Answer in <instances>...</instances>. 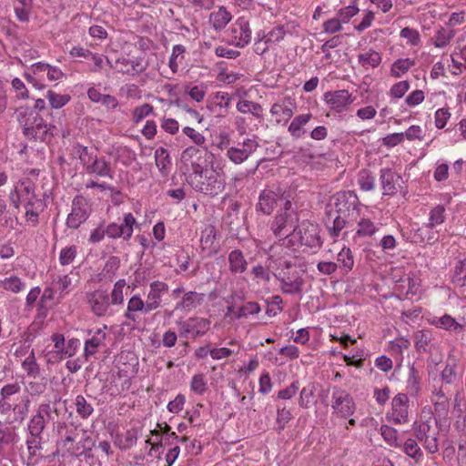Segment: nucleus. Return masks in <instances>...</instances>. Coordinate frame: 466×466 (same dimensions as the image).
<instances>
[{
	"mask_svg": "<svg viewBox=\"0 0 466 466\" xmlns=\"http://www.w3.org/2000/svg\"><path fill=\"white\" fill-rule=\"evenodd\" d=\"M213 159L214 155L208 150L190 147L183 151L182 161L186 167L184 174L191 187H198L197 182L212 171Z\"/></svg>",
	"mask_w": 466,
	"mask_h": 466,
	"instance_id": "nucleus-1",
	"label": "nucleus"
},
{
	"mask_svg": "<svg viewBox=\"0 0 466 466\" xmlns=\"http://www.w3.org/2000/svg\"><path fill=\"white\" fill-rule=\"evenodd\" d=\"M16 118L26 139L34 142L49 143L54 137L56 127L46 124L41 114L27 109H17Z\"/></svg>",
	"mask_w": 466,
	"mask_h": 466,
	"instance_id": "nucleus-2",
	"label": "nucleus"
},
{
	"mask_svg": "<svg viewBox=\"0 0 466 466\" xmlns=\"http://www.w3.org/2000/svg\"><path fill=\"white\" fill-rule=\"evenodd\" d=\"M285 268H283L276 278L281 282V290L286 294L300 295L302 293L304 279L300 271L291 269L292 264L290 261L284 262Z\"/></svg>",
	"mask_w": 466,
	"mask_h": 466,
	"instance_id": "nucleus-3",
	"label": "nucleus"
},
{
	"mask_svg": "<svg viewBox=\"0 0 466 466\" xmlns=\"http://www.w3.org/2000/svg\"><path fill=\"white\" fill-rule=\"evenodd\" d=\"M299 220L297 209L292 206L280 207L271 224V229L275 236L284 235V230L293 229L292 235L297 230V224Z\"/></svg>",
	"mask_w": 466,
	"mask_h": 466,
	"instance_id": "nucleus-4",
	"label": "nucleus"
},
{
	"mask_svg": "<svg viewBox=\"0 0 466 466\" xmlns=\"http://www.w3.org/2000/svg\"><path fill=\"white\" fill-rule=\"evenodd\" d=\"M331 408L336 415L341 418H348L354 413L356 405L353 398L348 391L334 387L331 395Z\"/></svg>",
	"mask_w": 466,
	"mask_h": 466,
	"instance_id": "nucleus-5",
	"label": "nucleus"
},
{
	"mask_svg": "<svg viewBox=\"0 0 466 466\" xmlns=\"http://www.w3.org/2000/svg\"><path fill=\"white\" fill-rule=\"evenodd\" d=\"M294 235H298L301 245L309 248H320L323 241L320 238V228L316 223L309 220H304L299 226H297V230Z\"/></svg>",
	"mask_w": 466,
	"mask_h": 466,
	"instance_id": "nucleus-6",
	"label": "nucleus"
},
{
	"mask_svg": "<svg viewBox=\"0 0 466 466\" xmlns=\"http://www.w3.org/2000/svg\"><path fill=\"white\" fill-rule=\"evenodd\" d=\"M16 400L17 403H10L0 398V414L5 415L13 411V421L22 422L28 414L30 400L26 394H23L20 398H16Z\"/></svg>",
	"mask_w": 466,
	"mask_h": 466,
	"instance_id": "nucleus-7",
	"label": "nucleus"
},
{
	"mask_svg": "<svg viewBox=\"0 0 466 466\" xmlns=\"http://www.w3.org/2000/svg\"><path fill=\"white\" fill-rule=\"evenodd\" d=\"M86 301L91 311L96 317H104L108 314L109 310V294L106 290L98 289L93 292L86 294Z\"/></svg>",
	"mask_w": 466,
	"mask_h": 466,
	"instance_id": "nucleus-8",
	"label": "nucleus"
},
{
	"mask_svg": "<svg viewBox=\"0 0 466 466\" xmlns=\"http://www.w3.org/2000/svg\"><path fill=\"white\" fill-rule=\"evenodd\" d=\"M230 33L232 38H234L235 42L232 44L238 48H243L251 41V29L249 26V23L244 17H239L237 21L231 25Z\"/></svg>",
	"mask_w": 466,
	"mask_h": 466,
	"instance_id": "nucleus-9",
	"label": "nucleus"
},
{
	"mask_svg": "<svg viewBox=\"0 0 466 466\" xmlns=\"http://www.w3.org/2000/svg\"><path fill=\"white\" fill-rule=\"evenodd\" d=\"M135 224V218L131 213H128L125 215L121 225L110 223L106 228V233L111 238H123L125 240H128L133 234V226Z\"/></svg>",
	"mask_w": 466,
	"mask_h": 466,
	"instance_id": "nucleus-10",
	"label": "nucleus"
},
{
	"mask_svg": "<svg viewBox=\"0 0 466 466\" xmlns=\"http://www.w3.org/2000/svg\"><path fill=\"white\" fill-rule=\"evenodd\" d=\"M258 144L254 139H246L238 147H231L227 151V156L235 164H241L257 149Z\"/></svg>",
	"mask_w": 466,
	"mask_h": 466,
	"instance_id": "nucleus-11",
	"label": "nucleus"
},
{
	"mask_svg": "<svg viewBox=\"0 0 466 466\" xmlns=\"http://www.w3.org/2000/svg\"><path fill=\"white\" fill-rule=\"evenodd\" d=\"M391 417L396 424H402L408 421L409 398L405 393H398L391 400Z\"/></svg>",
	"mask_w": 466,
	"mask_h": 466,
	"instance_id": "nucleus-12",
	"label": "nucleus"
},
{
	"mask_svg": "<svg viewBox=\"0 0 466 466\" xmlns=\"http://www.w3.org/2000/svg\"><path fill=\"white\" fill-rule=\"evenodd\" d=\"M182 332L180 336L187 338L188 333H192L193 338L203 336L209 329L210 321L208 319L190 318L187 322H178Z\"/></svg>",
	"mask_w": 466,
	"mask_h": 466,
	"instance_id": "nucleus-13",
	"label": "nucleus"
},
{
	"mask_svg": "<svg viewBox=\"0 0 466 466\" xmlns=\"http://www.w3.org/2000/svg\"><path fill=\"white\" fill-rule=\"evenodd\" d=\"M324 100L330 106V108L342 112L351 103L350 94L346 89L329 91L324 94Z\"/></svg>",
	"mask_w": 466,
	"mask_h": 466,
	"instance_id": "nucleus-14",
	"label": "nucleus"
},
{
	"mask_svg": "<svg viewBox=\"0 0 466 466\" xmlns=\"http://www.w3.org/2000/svg\"><path fill=\"white\" fill-rule=\"evenodd\" d=\"M197 183L198 187H192L208 196H217L224 188L222 182L218 180L213 171L205 176L204 178L199 179Z\"/></svg>",
	"mask_w": 466,
	"mask_h": 466,
	"instance_id": "nucleus-15",
	"label": "nucleus"
},
{
	"mask_svg": "<svg viewBox=\"0 0 466 466\" xmlns=\"http://www.w3.org/2000/svg\"><path fill=\"white\" fill-rule=\"evenodd\" d=\"M150 289L147 294V309H157L160 307L162 296L167 292L168 286L165 282L162 281H153L149 286Z\"/></svg>",
	"mask_w": 466,
	"mask_h": 466,
	"instance_id": "nucleus-16",
	"label": "nucleus"
},
{
	"mask_svg": "<svg viewBox=\"0 0 466 466\" xmlns=\"http://www.w3.org/2000/svg\"><path fill=\"white\" fill-rule=\"evenodd\" d=\"M380 179L383 189V195H394L397 192L401 177L391 168H382L380 174Z\"/></svg>",
	"mask_w": 466,
	"mask_h": 466,
	"instance_id": "nucleus-17",
	"label": "nucleus"
},
{
	"mask_svg": "<svg viewBox=\"0 0 466 466\" xmlns=\"http://www.w3.org/2000/svg\"><path fill=\"white\" fill-rule=\"evenodd\" d=\"M90 206H73L67 216L66 225L70 228L76 229L90 215Z\"/></svg>",
	"mask_w": 466,
	"mask_h": 466,
	"instance_id": "nucleus-18",
	"label": "nucleus"
},
{
	"mask_svg": "<svg viewBox=\"0 0 466 466\" xmlns=\"http://www.w3.org/2000/svg\"><path fill=\"white\" fill-rule=\"evenodd\" d=\"M150 311L151 309H147V301L145 302L139 295H134L127 302V308L124 316L127 319L135 322L137 319V312H144L147 314Z\"/></svg>",
	"mask_w": 466,
	"mask_h": 466,
	"instance_id": "nucleus-19",
	"label": "nucleus"
},
{
	"mask_svg": "<svg viewBox=\"0 0 466 466\" xmlns=\"http://www.w3.org/2000/svg\"><path fill=\"white\" fill-rule=\"evenodd\" d=\"M86 170L89 174H96L98 177L113 178L110 163L105 157H98L95 155V158L87 164Z\"/></svg>",
	"mask_w": 466,
	"mask_h": 466,
	"instance_id": "nucleus-20",
	"label": "nucleus"
},
{
	"mask_svg": "<svg viewBox=\"0 0 466 466\" xmlns=\"http://www.w3.org/2000/svg\"><path fill=\"white\" fill-rule=\"evenodd\" d=\"M289 195L280 187L275 189H264L259 195V200L266 201L267 204H277L278 202H284V204H291L289 199Z\"/></svg>",
	"mask_w": 466,
	"mask_h": 466,
	"instance_id": "nucleus-21",
	"label": "nucleus"
},
{
	"mask_svg": "<svg viewBox=\"0 0 466 466\" xmlns=\"http://www.w3.org/2000/svg\"><path fill=\"white\" fill-rule=\"evenodd\" d=\"M217 238V230L213 225H206L201 231L200 245L203 250H208L209 253H217L218 248L215 247Z\"/></svg>",
	"mask_w": 466,
	"mask_h": 466,
	"instance_id": "nucleus-22",
	"label": "nucleus"
},
{
	"mask_svg": "<svg viewBox=\"0 0 466 466\" xmlns=\"http://www.w3.org/2000/svg\"><path fill=\"white\" fill-rule=\"evenodd\" d=\"M204 297L205 296L202 293L188 291L184 294L181 301L177 303L176 309L190 311L193 309H196L198 306L201 305V303L204 301Z\"/></svg>",
	"mask_w": 466,
	"mask_h": 466,
	"instance_id": "nucleus-23",
	"label": "nucleus"
},
{
	"mask_svg": "<svg viewBox=\"0 0 466 466\" xmlns=\"http://www.w3.org/2000/svg\"><path fill=\"white\" fill-rule=\"evenodd\" d=\"M229 270L234 274H240L247 270L248 262L239 249H234L228 254Z\"/></svg>",
	"mask_w": 466,
	"mask_h": 466,
	"instance_id": "nucleus-24",
	"label": "nucleus"
},
{
	"mask_svg": "<svg viewBox=\"0 0 466 466\" xmlns=\"http://www.w3.org/2000/svg\"><path fill=\"white\" fill-rule=\"evenodd\" d=\"M232 16L225 6H220L218 10L212 12L209 15V23L215 30L220 31L226 27L229 23Z\"/></svg>",
	"mask_w": 466,
	"mask_h": 466,
	"instance_id": "nucleus-25",
	"label": "nucleus"
},
{
	"mask_svg": "<svg viewBox=\"0 0 466 466\" xmlns=\"http://www.w3.org/2000/svg\"><path fill=\"white\" fill-rule=\"evenodd\" d=\"M156 165L163 176H167L171 166V157L167 149L160 147L155 151Z\"/></svg>",
	"mask_w": 466,
	"mask_h": 466,
	"instance_id": "nucleus-26",
	"label": "nucleus"
},
{
	"mask_svg": "<svg viewBox=\"0 0 466 466\" xmlns=\"http://www.w3.org/2000/svg\"><path fill=\"white\" fill-rule=\"evenodd\" d=\"M21 386L18 382L9 383L2 387L0 398L10 403H17L16 398H20Z\"/></svg>",
	"mask_w": 466,
	"mask_h": 466,
	"instance_id": "nucleus-27",
	"label": "nucleus"
},
{
	"mask_svg": "<svg viewBox=\"0 0 466 466\" xmlns=\"http://www.w3.org/2000/svg\"><path fill=\"white\" fill-rule=\"evenodd\" d=\"M106 338V333L102 329H98L95 335L85 342L86 356L94 355L97 349L104 343Z\"/></svg>",
	"mask_w": 466,
	"mask_h": 466,
	"instance_id": "nucleus-28",
	"label": "nucleus"
},
{
	"mask_svg": "<svg viewBox=\"0 0 466 466\" xmlns=\"http://www.w3.org/2000/svg\"><path fill=\"white\" fill-rule=\"evenodd\" d=\"M415 347L420 352H427L432 340V332L428 329L418 330L414 333Z\"/></svg>",
	"mask_w": 466,
	"mask_h": 466,
	"instance_id": "nucleus-29",
	"label": "nucleus"
},
{
	"mask_svg": "<svg viewBox=\"0 0 466 466\" xmlns=\"http://www.w3.org/2000/svg\"><path fill=\"white\" fill-rule=\"evenodd\" d=\"M406 389L408 393L413 397H416L420 391V378L414 366H411L409 370Z\"/></svg>",
	"mask_w": 466,
	"mask_h": 466,
	"instance_id": "nucleus-30",
	"label": "nucleus"
},
{
	"mask_svg": "<svg viewBox=\"0 0 466 466\" xmlns=\"http://www.w3.org/2000/svg\"><path fill=\"white\" fill-rule=\"evenodd\" d=\"M76 413L83 420L88 419L94 412L93 405L83 395H77L75 400Z\"/></svg>",
	"mask_w": 466,
	"mask_h": 466,
	"instance_id": "nucleus-31",
	"label": "nucleus"
},
{
	"mask_svg": "<svg viewBox=\"0 0 466 466\" xmlns=\"http://www.w3.org/2000/svg\"><path fill=\"white\" fill-rule=\"evenodd\" d=\"M32 7L33 0H17L14 7L16 18L20 22H28Z\"/></svg>",
	"mask_w": 466,
	"mask_h": 466,
	"instance_id": "nucleus-32",
	"label": "nucleus"
},
{
	"mask_svg": "<svg viewBox=\"0 0 466 466\" xmlns=\"http://www.w3.org/2000/svg\"><path fill=\"white\" fill-rule=\"evenodd\" d=\"M358 60L360 64L365 68H368L369 66L375 68L380 66L381 62V56L376 51L370 50L367 53L360 54L358 56Z\"/></svg>",
	"mask_w": 466,
	"mask_h": 466,
	"instance_id": "nucleus-33",
	"label": "nucleus"
},
{
	"mask_svg": "<svg viewBox=\"0 0 466 466\" xmlns=\"http://www.w3.org/2000/svg\"><path fill=\"white\" fill-rule=\"evenodd\" d=\"M359 199L354 191H339L330 198L329 204H358Z\"/></svg>",
	"mask_w": 466,
	"mask_h": 466,
	"instance_id": "nucleus-34",
	"label": "nucleus"
},
{
	"mask_svg": "<svg viewBox=\"0 0 466 466\" xmlns=\"http://www.w3.org/2000/svg\"><path fill=\"white\" fill-rule=\"evenodd\" d=\"M0 286L3 287V289L5 290L11 291L13 293H19L25 288V283L23 282L20 278L16 276H11L2 280L0 282Z\"/></svg>",
	"mask_w": 466,
	"mask_h": 466,
	"instance_id": "nucleus-35",
	"label": "nucleus"
},
{
	"mask_svg": "<svg viewBox=\"0 0 466 466\" xmlns=\"http://www.w3.org/2000/svg\"><path fill=\"white\" fill-rule=\"evenodd\" d=\"M358 183L362 190L370 191L375 187V177L369 169H361L358 175Z\"/></svg>",
	"mask_w": 466,
	"mask_h": 466,
	"instance_id": "nucleus-36",
	"label": "nucleus"
},
{
	"mask_svg": "<svg viewBox=\"0 0 466 466\" xmlns=\"http://www.w3.org/2000/svg\"><path fill=\"white\" fill-rule=\"evenodd\" d=\"M414 65V60H410V58H400L392 64L391 75L395 77H400L401 74L408 72Z\"/></svg>",
	"mask_w": 466,
	"mask_h": 466,
	"instance_id": "nucleus-37",
	"label": "nucleus"
},
{
	"mask_svg": "<svg viewBox=\"0 0 466 466\" xmlns=\"http://www.w3.org/2000/svg\"><path fill=\"white\" fill-rule=\"evenodd\" d=\"M435 323L440 328L454 332H461L463 329V326L458 323L454 318L448 314H445L440 318L437 321H435Z\"/></svg>",
	"mask_w": 466,
	"mask_h": 466,
	"instance_id": "nucleus-38",
	"label": "nucleus"
},
{
	"mask_svg": "<svg viewBox=\"0 0 466 466\" xmlns=\"http://www.w3.org/2000/svg\"><path fill=\"white\" fill-rule=\"evenodd\" d=\"M46 428V419L37 413L30 420L28 423V431L31 436H42L43 431Z\"/></svg>",
	"mask_w": 466,
	"mask_h": 466,
	"instance_id": "nucleus-39",
	"label": "nucleus"
},
{
	"mask_svg": "<svg viewBox=\"0 0 466 466\" xmlns=\"http://www.w3.org/2000/svg\"><path fill=\"white\" fill-rule=\"evenodd\" d=\"M46 97L48 99L49 105L52 108H61L70 101L69 95H60L52 90L46 92Z\"/></svg>",
	"mask_w": 466,
	"mask_h": 466,
	"instance_id": "nucleus-40",
	"label": "nucleus"
},
{
	"mask_svg": "<svg viewBox=\"0 0 466 466\" xmlns=\"http://www.w3.org/2000/svg\"><path fill=\"white\" fill-rule=\"evenodd\" d=\"M453 36H454L453 30H451V29L449 30L444 27H441L435 34L434 46L436 47H440V48L444 47L450 43L451 39H452Z\"/></svg>",
	"mask_w": 466,
	"mask_h": 466,
	"instance_id": "nucleus-41",
	"label": "nucleus"
},
{
	"mask_svg": "<svg viewBox=\"0 0 466 466\" xmlns=\"http://www.w3.org/2000/svg\"><path fill=\"white\" fill-rule=\"evenodd\" d=\"M431 417H429V420H422L420 423L414 425V431L416 438L422 441V440L427 439L431 433Z\"/></svg>",
	"mask_w": 466,
	"mask_h": 466,
	"instance_id": "nucleus-42",
	"label": "nucleus"
},
{
	"mask_svg": "<svg viewBox=\"0 0 466 466\" xmlns=\"http://www.w3.org/2000/svg\"><path fill=\"white\" fill-rule=\"evenodd\" d=\"M126 280L125 279H118L113 288V290L111 291L110 297H111V304L112 305H121L124 302V294L123 289L126 287Z\"/></svg>",
	"mask_w": 466,
	"mask_h": 466,
	"instance_id": "nucleus-43",
	"label": "nucleus"
},
{
	"mask_svg": "<svg viewBox=\"0 0 466 466\" xmlns=\"http://www.w3.org/2000/svg\"><path fill=\"white\" fill-rule=\"evenodd\" d=\"M380 433L389 445L393 447L401 446V444L398 441V431L394 428L389 425H382L380 427Z\"/></svg>",
	"mask_w": 466,
	"mask_h": 466,
	"instance_id": "nucleus-44",
	"label": "nucleus"
},
{
	"mask_svg": "<svg viewBox=\"0 0 466 466\" xmlns=\"http://www.w3.org/2000/svg\"><path fill=\"white\" fill-rule=\"evenodd\" d=\"M152 114H154V107L150 104L146 103L142 106H137L132 112L133 122L137 124Z\"/></svg>",
	"mask_w": 466,
	"mask_h": 466,
	"instance_id": "nucleus-45",
	"label": "nucleus"
},
{
	"mask_svg": "<svg viewBox=\"0 0 466 466\" xmlns=\"http://www.w3.org/2000/svg\"><path fill=\"white\" fill-rule=\"evenodd\" d=\"M36 413L43 416L44 419L53 422H55L56 419L58 417L57 409L51 405L50 402L41 403L38 406Z\"/></svg>",
	"mask_w": 466,
	"mask_h": 466,
	"instance_id": "nucleus-46",
	"label": "nucleus"
},
{
	"mask_svg": "<svg viewBox=\"0 0 466 466\" xmlns=\"http://www.w3.org/2000/svg\"><path fill=\"white\" fill-rule=\"evenodd\" d=\"M260 311V306L255 301H249L237 309L236 318H246L248 315L258 314Z\"/></svg>",
	"mask_w": 466,
	"mask_h": 466,
	"instance_id": "nucleus-47",
	"label": "nucleus"
},
{
	"mask_svg": "<svg viewBox=\"0 0 466 466\" xmlns=\"http://www.w3.org/2000/svg\"><path fill=\"white\" fill-rule=\"evenodd\" d=\"M338 261L341 263L346 272L350 271L354 265L353 255L350 248H343L338 254Z\"/></svg>",
	"mask_w": 466,
	"mask_h": 466,
	"instance_id": "nucleus-48",
	"label": "nucleus"
},
{
	"mask_svg": "<svg viewBox=\"0 0 466 466\" xmlns=\"http://www.w3.org/2000/svg\"><path fill=\"white\" fill-rule=\"evenodd\" d=\"M403 451L410 458L418 461L422 456V451L417 441L413 439H408L403 443Z\"/></svg>",
	"mask_w": 466,
	"mask_h": 466,
	"instance_id": "nucleus-49",
	"label": "nucleus"
},
{
	"mask_svg": "<svg viewBox=\"0 0 466 466\" xmlns=\"http://www.w3.org/2000/svg\"><path fill=\"white\" fill-rule=\"evenodd\" d=\"M190 390L198 395L204 394L207 390V380L204 374H196L190 382Z\"/></svg>",
	"mask_w": 466,
	"mask_h": 466,
	"instance_id": "nucleus-50",
	"label": "nucleus"
},
{
	"mask_svg": "<svg viewBox=\"0 0 466 466\" xmlns=\"http://www.w3.org/2000/svg\"><path fill=\"white\" fill-rule=\"evenodd\" d=\"M358 227L357 235L360 237L372 236L378 230L374 223L367 218H362Z\"/></svg>",
	"mask_w": 466,
	"mask_h": 466,
	"instance_id": "nucleus-51",
	"label": "nucleus"
},
{
	"mask_svg": "<svg viewBox=\"0 0 466 466\" xmlns=\"http://www.w3.org/2000/svg\"><path fill=\"white\" fill-rule=\"evenodd\" d=\"M444 206H436L431 210L429 227L433 228L444 221Z\"/></svg>",
	"mask_w": 466,
	"mask_h": 466,
	"instance_id": "nucleus-52",
	"label": "nucleus"
},
{
	"mask_svg": "<svg viewBox=\"0 0 466 466\" xmlns=\"http://www.w3.org/2000/svg\"><path fill=\"white\" fill-rule=\"evenodd\" d=\"M292 419V414L286 407H278L277 410V424L279 431H282L286 424Z\"/></svg>",
	"mask_w": 466,
	"mask_h": 466,
	"instance_id": "nucleus-53",
	"label": "nucleus"
},
{
	"mask_svg": "<svg viewBox=\"0 0 466 466\" xmlns=\"http://www.w3.org/2000/svg\"><path fill=\"white\" fill-rule=\"evenodd\" d=\"M42 436L35 437L31 435L26 439L29 459L34 458L36 455L37 451L42 449Z\"/></svg>",
	"mask_w": 466,
	"mask_h": 466,
	"instance_id": "nucleus-54",
	"label": "nucleus"
},
{
	"mask_svg": "<svg viewBox=\"0 0 466 466\" xmlns=\"http://www.w3.org/2000/svg\"><path fill=\"white\" fill-rule=\"evenodd\" d=\"M343 38V35H335L329 40L326 41L320 47L321 52L325 54V58L329 59L331 55L329 53V50H332L333 48L337 47L341 44V40Z\"/></svg>",
	"mask_w": 466,
	"mask_h": 466,
	"instance_id": "nucleus-55",
	"label": "nucleus"
},
{
	"mask_svg": "<svg viewBox=\"0 0 466 466\" xmlns=\"http://www.w3.org/2000/svg\"><path fill=\"white\" fill-rule=\"evenodd\" d=\"M23 368L25 370L28 375L35 376L39 373V368L35 361L34 351L24 360Z\"/></svg>",
	"mask_w": 466,
	"mask_h": 466,
	"instance_id": "nucleus-56",
	"label": "nucleus"
},
{
	"mask_svg": "<svg viewBox=\"0 0 466 466\" xmlns=\"http://www.w3.org/2000/svg\"><path fill=\"white\" fill-rule=\"evenodd\" d=\"M76 256V248L75 246L65 248L61 250L59 256L60 263L65 266L70 264Z\"/></svg>",
	"mask_w": 466,
	"mask_h": 466,
	"instance_id": "nucleus-57",
	"label": "nucleus"
},
{
	"mask_svg": "<svg viewBox=\"0 0 466 466\" xmlns=\"http://www.w3.org/2000/svg\"><path fill=\"white\" fill-rule=\"evenodd\" d=\"M400 36L406 38L408 42L412 46H418L420 42L419 32L410 27H404L400 31Z\"/></svg>",
	"mask_w": 466,
	"mask_h": 466,
	"instance_id": "nucleus-58",
	"label": "nucleus"
},
{
	"mask_svg": "<svg viewBox=\"0 0 466 466\" xmlns=\"http://www.w3.org/2000/svg\"><path fill=\"white\" fill-rule=\"evenodd\" d=\"M282 304V299L280 296L276 295L271 298V301L268 302V309L266 313L268 316H276L279 312L283 310V308L281 307Z\"/></svg>",
	"mask_w": 466,
	"mask_h": 466,
	"instance_id": "nucleus-59",
	"label": "nucleus"
},
{
	"mask_svg": "<svg viewBox=\"0 0 466 466\" xmlns=\"http://www.w3.org/2000/svg\"><path fill=\"white\" fill-rule=\"evenodd\" d=\"M39 66L40 70H46V77L50 81L60 80L65 76L62 70L56 66L50 65H41Z\"/></svg>",
	"mask_w": 466,
	"mask_h": 466,
	"instance_id": "nucleus-60",
	"label": "nucleus"
},
{
	"mask_svg": "<svg viewBox=\"0 0 466 466\" xmlns=\"http://www.w3.org/2000/svg\"><path fill=\"white\" fill-rule=\"evenodd\" d=\"M106 63L111 68H115L120 73L130 74V62L125 57L117 58L115 62V65H112L109 59L106 58Z\"/></svg>",
	"mask_w": 466,
	"mask_h": 466,
	"instance_id": "nucleus-61",
	"label": "nucleus"
},
{
	"mask_svg": "<svg viewBox=\"0 0 466 466\" xmlns=\"http://www.w3.org/2000/svg\"><path fill=\"white\" fill-rule=\"evenodd\" d=\"M299 389L298 380L293 381L288 388L283 389L278 392V398L281 400H289L296 395Z\"/></svg>",
	"mask_w": 466,
	"mask_h": 466,
	"instance_id": "nucleus-62",
	"label": "nucleus"
},
{
	"mask_svg": "<svg viewBox=\"0 0 466 466\" xmlns=\"http://www.w3.org/2000/svg\"><path fill=\"white\" fill-rule=\"evenodd\" d=\"M12 86L16 91L17 98L27 99L29 97L28 90L21 79L14 78L12 80Z\"/></svg>",
	"mask_w": 466,
	"mask_h": 466,
	"instance_id": "nucleus-63",
	"label": "nucleus"
},
{
	"mask_svg": "<svg viewBox=\"0 0 466 466\" xmlns=\"http://www.w3.org/2000/svg\"><path fill=\"white\" fill-rule=\"evenodd\" d=\"M410 85L408 81H400L392 86L390 88V96L395 98H401L409 90Z\"/></svg>",
	"mask_w": 466,
	"mask_h": 466,
	"instance_id": "nucleus-64",
	"label": "nucleus"
}]
</instances>
